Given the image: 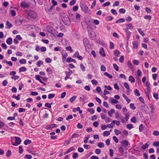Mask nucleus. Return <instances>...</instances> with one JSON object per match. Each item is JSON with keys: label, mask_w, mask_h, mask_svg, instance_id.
Listing matches in <instances>:
<instances>
[{"label": "nucleus", "mask_w": 159, "mask_h": 159, "mask_svg": "<svg viewBox=\"0 0 159 159\" xmlns=\"http://www.w3.org/2000/svg\"><path fill=\"white\" fill-rule=\"evenodd\" d=\"M81 15L79 13H76L75 14V18L76 20L75 21H74L75 22H79L80 20V18Z\"/></svg>", "instance_id": "9b49d317"}, {"label": "nucleus", "mask_w": 159, "mask_h": 159, "mask_svg": "<svg viewBox=\"0 0 159 159\" xmlns=\"http://www.w3.org/2000/svg\"><path fill=\"white\" fill-rule=\"evenodd\" d=\"M144 127L143 124L140 125L139 127V130L140 132H142L143 130Z\"/></svg>", "instance_id": "f704fd0d"}, {"label": "nucleus", "mask_w": 159, "mask_h": 159, "mask_svg": "<svg viewBox=\"0 0 159 159\" xmlns=\"http://www.w3.org/2000/svg\"><path fill=\"white\" fill-rule=\"evenodd\" d=\"M72 62L76 63V61L75 59H73L71 57H69L67 58L66 62Z\"/></svg>", "instance_id": "f8f14e48"}, {"label": "nucleus", "mask_w": 159, "mask_h": 159, "mask_svg": "<svg viewBox=\"0 0 159 159\" xmlns=\"http://www.w3.org/2000/svg\"><path fill=\"white\" fill-rule=\"evenodd\" d=\"M127 27H128V28L130 30H132L133 29V26L131 23H129L126 25Z\"/></svg>", "instance_id": "bb28decb"}, {"label": "nucleus", "mask_w": 159, "mask_h": 159, "mask_svg": "<svg viewBox=\"0 0 159 159\" xmlns=\"http://www.w3.org/2000/svg\"><path fill=\"white\" fill-rule=\"evenodd\" d=\"M23 150L22 146H20L19 147V152L21 154L23 153Z\"/></svg>", "instance_id": "09e8293b"}, {"label": "nucleus", "mask_w": 159, "mask_h": 159, "mask_svg": "<svg viewBox=\"0 0 159 159\" xmlns=\"http://www.w3.org/2000/svg\"><path fill=\"white\" fill-rule=\"evenodd\" d=\"M119 11L120 13L124 14L125 12L126 11L125 9L120 8L119 9Z\"/></svg>", "instance_id": "8fccbe9b"}, {"label": "nucleus", "mask_w": 159, "mask_h": 159, "mask_svg": "<svg viewBox=\"0 0 159 159\" xmlns=\"http://www.w3.org/2000/svg\"><path fill=\"white\" fill-rule=\"evenodd\" d=\"M148 146L149 144H148V143H146L144 145H143L142 146L141 148L143 149H145L148 148Z\"/></svg>", "instance_id": "79ce46f5"}, {"label": "nucleus", "mask_w": 159, "mask_h": 159, "mask_svg": "<svg viewBox=\"0 0 159 159\" xmlns=\"http://www.w3.org/2000/svg\"><path fill=\"white\" fill-rule=\"evenodd\" d=\"M87 111L89 112L91 114H93L95 112L94 110L92 108H89L87 109Z\"/></svg>", "instance_id": "a878e982"}, {"label": "nucleus", "mask_w": 159, "mask_h": 159, "mask_svg": "<svg viewBox=\"0 0 159 159\" xmlns=\"http://www.w3.org/2000/svg\"><path fill=\"white\" fill-rule=\"evenodd\" d=\"M121 144L123 145L127 146L129 144V142L126 140H123L121 142Z\"/></svg>", "instance_id": "f3484780"}, {"label": "nucleus", "mask_w": 159, "mask_h": 159, "mask_svg": "<svg viewBox=\"0 0 159 159\" xmlns=\"http://www.w3.org/2000/svg\"><path fill=\"white\" fill-rule=\"evenodd\" d=\"M80 6L81 10L85 13H87L88 11H90L89 8L86 4L83 2H80Z\"/></svg>", "instance_id": "f257e3e1"}, {"label": "nucleus", "mask_w": 159, "mask_h": 159, "mask_svg": "<svg viewBox=\"0 0 159 159\" xmlns=\"http://www.w3.org/2000/svg\"><path fill=\"white\" fill-rule=\"evenodd\" d=\"M111 12L114 15H116L117 14L116 11L114 9H112L111 10Z\"/></svg>", "instance_id": "680f3d73"}, {"label": "nucleus", "mask_w": 159, "mask_h": 159, "mask_svg": "<svg viewBox=\"0 0 159 159\" xmlns=\"http://www.w3.org/2000/svg\"><path fill=\"white\" fill-rule=\"evenodd\" d=\"M129 80L132 83H134L135 81L134 78L132 75L129 76Z\"/></svg>", "instance_id": "6ab92c4d"}, {"label": "nucleus", "mask_w": 159, "mask_h": 159, "mask_svg": "<svg viewBox=\"0 0 159 159\" xmlns=\"http://www.w3.org/2000/svg\"><path fill=\"white\" fill-rule=\"evenodd\" d=\"M113 66L115 69L117 71L119 70V67L115 63L113 64Z\"/></svg>", "instance_id": "052dcab7"}, {"label": "nucleus", "mask_w": 159, "mask_h": 159, "mask_svg": "<svg viewBox=\"0 0 159 159\" xmlns=\"http://www.w3.org/2000/svg\"><path fill=\"white\" fill-rule=\"evenodd\" d=\"M125 21V20L124 18H121L117 20L116 22V23H120L124 22Z\"/></svg>", "instance_id": "c756f323"}, {"label": "nucleus", "mask_w": 159, "mask_h": 159, "mask_svg": "<svg viewBox=\"0 0 159 159\" xmlns=\"http://www.w3.org/2000/svg\"><path fill=\"white\" fill-rule=\"evenodd\" d=\"M86 99V97L84 95H82V97L80 98V100L81 102H83Z\"/></svg>", "instance_id": "de8ad7c7"}, {"label": "nucleus", "mask_w": 159, "mask_h": 159, "mask_svg": "<svg viewBox=\"0 0 159 159\" xmlns=\"http://www.w3.org/2000/svg\"><path fill=\"white\" fill-rule=\"evenodd\" d=\"M30 94L32 96H36L38 95V93L36 91H32L30 93Z\"/></svg>", "instance_id": "864d4df0"}, {"label": "nucleus", "mask_w": 159, "mask_h": 159, "mask_svg": "<svg viewBox=\"0 0 159 159\" xmlns=\"http://www.w3.org/2000/svg\"><path fill=\"white\" fill-rule=\"evenodd\" d=\"M114 132L116 135H118L119 134H120L121 133V132L120 131L116 129H115Z\"/></svg>", "instance_id": "4c0bfd02"}, {"label": "nucleus", "mask_w": 159, "mask_h": 159, "mask_svg": "<svg viewBox=\"0 0 159 159\" xmlns=\"http://www.w3.org/2000/svg\"><path fill=\"white\" fill-rule=\"evenodd\" d=\"M90 135H88L87 136H86L84 140V143L86 144L87 143L88 140L90 138Z\"/></svg>", "instance_id": "393cba45"}, {"label": "nucleus", "mask_w": 159, "mask_h": 159, "mask_svg": "<svg viewBox=\"0 0 159 159\" xmlns=\"http://www.w3.org/2000/svg\"><path fill=\"white\" fill-rule=\"evenodd\" d=\"M55 96V94L54 93L49 94L48 96V98L50 99L54 98Z\"/></svg>", "instance_id": "58836bf2"}, {"label": "nucleus", "mask_w": 159, "mask_h": 159, "mask_svg": "<svg viewBox=\"0 0 159 159\" xmlns=\"http://www.w3.org/2000/svg\"><path fill=\"white\" fill-rule=\"evenodd\" d=\"M75 150V148L74 147H71L68 149L65 152V154L68 153Z\"/></svg>", "instance_id": "dca6fc26"}, {"label": "nucleus", "mask_w": 159, "mask_h": 159, "mask_svg": "<svg viewBox=\"0 0 159 159\" xmlns=\"http://www.w3.org/2000/svg\"><path fill=\"white\" fill-rule=\"evenodd\" d=\"M27 70L26 67H22L19 68V72H22L25 71Z\"/></svg>", "instance_id": "5701e85b"}, {"label": "nucleus", "mask_w": 159, "mask_h": 159, "mask_svg": "<svg viewBox=\"0 0 159 159\" xmlns=\"http://www.w3.org/2000/svg\"><path fill=\"white\" fill-rule=\"evenodd\" d=\"M43 64V62L41 60H39L38 61V62L37 63V66L38 67H39L41 65H42Z\"/></svg>", "instance_id": "72a5a7b5"}, {"label": "nucleus", "mask_w": 159, "mask_h": 159, "mask_svg": "<svg viewBox=\"0 0 159 159\" xmlns=\"http://www.w3.org/2000/svg\"><path fill=\"white\" fill-rule=\"evenodd\" d=\"M57 125L56 124H53L51 125H48L45 127V129L47 130H51L54 128H56Z\"/></svg>", "instance_id": "423d86ee"}, {"label": "nucleus", "mask_w": 159, "mask_h": 159, "mask_svg": "<svg viewBox=\"0 0 159 159\" xmlns=\"http://www.w3.org/2000/svg\"><path fill=\"white\" fill-rule=\"evenodd\" d=\"M80 66L81 69L83 71H84L85 70V67L83 64L81 63L80 65Z\"/></svg>", "instance_id": "e2e57ef3"}, {"label": "nucleus", "mask_w": 159, "mask_h": 159, "mask_svg": "<svg viewBox=\"0 0 159 159\" xmlns=\"http://www.w3.org/2000/svg\"><path fill=\"white\" fill-rule=\"evenodd\" d=\"M47 29L48 32L49 33L53 35H54L55 34L56 31L52 27L50 26H48L47 27Z\"/></svg>", "instance_id": "7ed1b4c3"}, {"label": "nucleus", "mask_w": 159, "mask_h": 159, "mask_svg": "<svg viewBox=\"0 0 159 159\" xmlns=\"http://www.w3.org/2000/svg\"><path fill=\"white\" fill-rule=\"evenodd\" d=\"M126 35V38L129 40L130 38L131 33L129 30V28H126L124 30Z\"/></svg>", "instance_id": "1a4fd4ad"}, {"label": "nucleus", "mask_w": 159, "mask_h": 159, "mask_svg": "<svg viewBox=\"0 0 159 159\" xmlns=\"http://www.w3.org/2000/svg\"><path fill=\"white\" fill-rule=\"evenodd\" d=\"M83 43L85 48L86 50L91 49V45L89 43V40L87 38H85L83 40Z\"/></svg>", "instance_id": "f03ea898"}, {"label": "nucleus", "mask_w": 159, "mask_h": 159, "mask_svg": "<svg viewBox=\"0 0 159 159\" xmlns=\"http://www.w3.org/2000/svg\"><path fill=\"white\" fill-rule=\"evenodd\" d=\"M84 22L89 27H90L92 24L90 18L89 17H87L84 20Z\"/></svg>", "instance_id": "0eeeda50"}, {"label": "nucleus", "mask_w": 159, "mask_h": 159, "mask_svg": "<svg viewBox=\"0 0 159 159\" xmlns=\"http://www.w3.org/2000/svg\"><path fill=\"white\" fill-rule=\"evenodd\" d=\"M78 157V154L77 152L74 153L72 156V157L73 159H76Z\"/></svg>", "instance_id": "4d7b16f0"}, {"label": "nucleus", "mask_w": 159, "mask_h": 159, "mask_svg": "<svg viewBox=\"0 0 159 159\" xmlns=\"http://www.w3.org/2000/svg\"><path fill=\"white\" fill-rule=\"evenodd\" d=\"M61 55L62 62L64 63L66 61V58L68 56V54L65 51L63 50L61 52Z\"/></svg>", "instance_id": "39448f33"}, {"label": "nucleus", "mask_w": 159, "mask_h": 159, "mask_svg": "<svg viewBox=\"0 0 159 159\" xmlns=\"http://www.w3.org/2000/svg\"><path fill=\"white\" fill-rule=\"evenodd\" d=\"M130 107L133 110H135L136 109L133 103H131L129 105Z\"/></svg>", "instance_id": "bf43d9fd"}, {"label": "nucleus", "mask_w": 159, "mask_h": 159, "mask_svg": "<svg viewBox=\"0 0 159 159\" xmlns=\"http://www.w3.org/2000/svg\"><path fill=\"white\" fill-rule=\"evenodd\" d=\"M77 97L75 96H74L71 97L69 99L70 102L71 103L73 102L76 99Z\"/></svg>", "instance_id": "c85d7f7f"}, {"label": "nucleus", "mask_w": 159, "mask_h": 159, "mask_svg": "<svg viewBox=\"0 0 159 159\" xmlns=\"http://www.w3.org/2000/svg\"><path fill=\"white\" fill-rule=\"evenodd\" d=\"M126 127L128 129H131L133 128V125L132 124H128Z\"/></svg>", "instance_id": "c03bdc74"}, {"label": "nucleus", "mask_w": 159, "mask_h": 159, "mask_svg": "<svg viewBox=\"0 0 159 159\" xmlns=\"http://www.w3.org/2000/svg\"><path fill=\"white\" fill-rule=\"evenodd\" d=\"M79 137L78 134L76 133H74L71 136L72 138H77Z\"/></svg>", "instance_id": "13d9d810"}, {"label": "nucleus", "mask_w": 159, "mask_h": 159, "mask_svg": "<svg viewBox=\"0 0 159 159\" xmlns=\"http://www.w3.org/2000/svg\"><path fill=\"white\" fill-rule=\"evenodd\" d=\"M136 118L135 116H133L131 119V121L134 123H136Z\"/></svg>", "instance_id": "a19ab883"}, {"label": "nucleus", "mask_w": 159, "mask_h": 159, "mask_svg": "<svg viewBox=\"0 0 159 159\" xmlns=\"http://www.w3.org/2000/svg\"><path fill=\"white\" fill-rule=\"evenodd\" d=\"M124 86L127 89H129V86L127 82H125L124 83Z\"/></svg>", "instance_id": "5fc2aeb1"}, {"label": "nucleus", "mask_w": 159, "mask_h": 159, "mask_svg": "<svg viewBox=\"0 0 159 159\" xmlns=\"http://www.w3.org/2000/svg\"><path fill=\"white\" fill-rule=\"evenodd\" d=\"M15 143H12V144L16 146L20 144L21 143V139L20 137L16 136L15 137Z\"/></svg>", "instance_id": "20e7f679"}, {"label": "nucleus", "mask_w": 159, "mask_h": 159, "mask_svg": "<svg viewBox=\"0 0 159 159\" xmlns=\"http://www.w3.org/2000/svg\"><path fill=\"white\" fill-rule=\"evenodd\" d=\"M47 71L49 74H52V70L50 67H48L47 69Z\"/></svg>", "instance_id": "603ef678"}, {"label": "nucleus", "mask_w": 159, "mask_h": 159, "mask_svg": "<svg viewBox=\"0 0 159 159\" xmlns=\"http://www.w3.org/2000/svg\"><path fill=\"white\" fill-rule=\"evenodd\" d=\"M11 15L12 16H15L16 15V13L14 10H11L10 11Z\"/></svg>", "instance_id": "0e129e2a"}, {"label": "nucleus", "mask_w": 159, "mask_h": 159, "mask_svg": "<svg viewBox=\"0 0 159 159\" xmlns=\"http://www.w3.org/2000/svg\"><path fill=\"white\" fill-rule=\"evenodd\" d=\"M20 78V76L18 75H15L12 76L11 77V78L12 79H14L15 80L18 79Z\"/></svg>", "instance_id": "69168bd1"}, {"label": "nucleus", "mask_w": 159, "mask_h": 159, "mask_svg": "<svg viewBox=\"0 0 159 159\" xmlns=\"http://www.w3.org/2000/svg\"><path fill=\"white\" fill-rule=\"evenodd\" d=\"M20 6L23 8H27L29 7L30 4L25 1H22L20 3Z\"/></svg>", "instance_id": "6e6552de"}, {"label": "nucleus", "mask_w": 159, "mask_h": 159, "mask_svg": "<svg viewBox=\"0 0 159 159\" xmlns=\"http://www.w3.org/2000/svg\"><path fill=\"white\" fill-rule=\"evenodd\" d=\"M129 117V112L126 113L125 114V117L124 118L126 121H128V119Z\"/></svg>", "instance_id": "37998d69"}, {"label": "nucleus", "mask_w": 159, "mask_h": 159, "mask_svg": "<svg viewBox=\"0 0 159 159\" xmlns=\"http://www.w3.org/2000/svg\"><path fill=\"white\" fill-rule=\"evenodd\" d=\"M53 7H54L52 5L50 7L48 8V9H45V10L46 11H47V12L49 13V14H50L49 13L50 12V11L53 9Z\"/></svg>", "instance_id": "2f4dec72"}, {"label": "nucleus", "mask_w": 159, "mask_h": 159, "mask_svg": "<svg viewBox=\"0 0 159 159\" xmlns=\"http://www.w3.org/2000/svg\"><path fill=\"white\" fill-rule=\"evenodd\" d=\"M125 20L127 22H130L132 20V18L130 16H128L125 18Z\"/></svg>", "instance_id": "a18cd8bd"}, {"label": "nucleus", "mask_w": 159, "mask_h": 159, "mask_svg": "<svg viewBox=\"0 0 159 159\" xmlns=\"http://www.w3.org/2000/svg\"><path fill=\"white\" fill-rule=\"evenodd\" d=\"M98 146L100 148H103L104 147V144L103 143H99L98 145Z\"/></svg>", "instance_id": "6e6d98bb"}, {"label": "nucleus", "mask_w": 159, "mask_h": 159, "mask_svg": "<svg viewBox=\"0 0 159 159\" xmlns=\"http://www.w3.org/2000/svg\"><path fill=\"white\" fill-rule=\"evenodd\" d=\"M122 96L126 100L127 103H129L130 102V100L128 98L125 94H123Z\"/></svg>", "instance_id": "4be33fe9"}, {"label": "nucleus", "mask_w": 159, "mask_h": 159, "mask_svg": "<svg viewBox=\"0 0 159 159\" xmlns=\"http://www.w3.org/2000/svg\"><path fill=\"white\" fill-rule=\"evenodd\" d=\"M6 25H7L6 28L7 29H10L12 26V24L10 23L8 20L7 21Z\"/></svg>", "instance_id": "4468645a"}, {"label": "nucleus", "mask_w": 159, "mask_h": 159, "mask_svg": "<svg viewBox=\"0 0 159 159\" xmlns=\"http://www.w3.org/2000/svg\"><path fill=\"white\" fill-rule=\"evenodd\" d=\"M100 54L103 57L105 56L104 50H99Z\"/></svg>", "instance_id": "338daca9"}, {"label": "nucleus", "mask_w": 159, "mask_h": 159, "mask_svg": "<svg viewBox=\"0 0 159 159\" xmlns=\"http://www.w3.org/2000/svg\"><path fill=\"white\" fill-rule=\"evenodd\" d=\"M127 65L128 67L131 70L134 69L133 66L130 61H129L127 63Z\"/></svg>", "instance_id": "2eb2a0df"}, {"label": "nucleus", "mask_w": 159, "mask_h": 159, "mask_svg": "<svg viewBox=\"0 0 159 159\" xmlns=\"http://www.w3.org/2000/svg\"><path fill=\"white\" fill-rule=\"evenodd\" d=\"M153 97L156 100H158L159 99L158 95L157 93H154L153 94Z\"/></svg>", "instance_id": "49530a36"}, {"label": "nucleus", "mask_w": 159, "mask_h": 159, "mask_svg": "<svg viewBox=\"0 0 159 159\" xmlns=\"http://www.w3.org/2000/svg\"><path fill=\"white\" fill-rule=\"evenodd\" d=\"M26 62L25 59H22L20 60V62L21 64H25Z\"/></svg>", "instance_id": "3c124183"}, {"label": "nucleus", "mask_w": 159, "mask_h": 159, "mask_svg": "<svg viewBox=\"0 0 159 159\" xmlns=\"http://www.w3.org/2000/svg\"><path fill=\"white\" fill-rule=\"evenodd\" d=\"M114 54L116 57H119L120 54V52L119 50H115L114 52Z\"/></svg>", "instance_id": "7c9ffc66"}, {"label": "nucleus", "mask_w": 159, "mask_h": 159, "mask_svg": "<svg viewBox=\"0 0 159 159\" xmlns=\"http://www.w3.org/2000/svg\"><path fill=\"white\" fill-rule=\"evenodd\" d=\"M104 75L109 78L110 79H111L112 78V75H110L107 72H105L104 73Z\"/></svg>", "instance_id": "c9c22d12"}, {"label": "nucleus", "mask_w": 159, "mask_h": 159, "mask_svg": "<svg viewBox=\"0 0 159 159\" xmlns=\"http://www.w3.org/2000/svg\"><path fill=\"white\" fill-rule=\"evenodd\" d=\"M134 94L137 96H139L140 95L139 90L137 89H136L134 91Z\"/></svg>", "instance_id": "b1692460"}, {"label": "nucleus", "mask_w": 159, "mask_h": 159, "mask_svg": "<svg viewBox=\"0 0 159 159\" xmlns=\"http://www.w3.org/2000/svg\"><path fill=\"white\" fill-rule=\"evenodd\" d=\"M151 92V89H147V90H144V93L146 96L149 95Z\"/></svg>", "instance_id": "412c9836"}, {"label": "nucleus", "mask_w": 159, "mask_h": 159, "mask_svg": "<svg viewBox=\"0 0 159 159\" xmlns=\"http://www.w3.org/2000/svg\"><path fill=\"white\" fill-rule=\"evenodd\" d=\"M20 95H18L17 96H16V95L14 94L12 96V97L13 98H15L17 100H19L20 99Z\"/></svg>", "instance_id": "e433bc0d"}, {"label": "nucleus", "mask_w": 159, "mask_h": 159, "mask_svg": "<svg viewBox=\"0 0 159 159\" xmlns=\"http://www.w3.org/2000/svg\"><path fill=\"white\" fill-rule=\"evenodd\" d=\"M115 112V110L113 109H111L110 111L108 112V114L109 116L110 117L112 116V114H113Z\"/></svg>", "instance_id": "a211bd4d"}, {"label": "nucleus", "mask_w": 159, "mask_h": 159, "mask_svg": "<svg viewBox=\"0 0 159 159\" xmlns=\"http://www.w3.org/2000/svg\"><path fill=\"white\" fill-rule=\"evenodd\" d=\"M32 142V141L29 139H27L25 140L24 142V144L25 145H27Z\"/></svg>", "instance_id": "cd10ccee"}, {"label": "nucleus", "mask_w": 159, "mask_h": 159, "mask_svg": "<svg viewBox=\"0 0 159 159\" xmlns=\"http://www.w3.org/2000/svg\"><path fill=\"white\" fill-rule=\"evenodd\" d=\"M133 47L134 49H137L138 47V42L137 41H134L132 42Z\"/></svg>", "instance_id": "aec40b11"}, {"label": "nucleus", "mask_w": 159, "mask_h": 159, "mask_svg": "<svg viewBox=\"0 0 159 159\" xmlns=\"http://www.w3.org/2000/svg\"><path fill=\"white\" fill-rule=\"evenodd\" d=\"M138 32L142 36H144L145 35L143 31L141 29H139L138 30Z\"/></svg>", "instance_id": "ea45409f"}, {"label": "nucleus", "mask_w": 159, "mask_h": 159, "mask_svg": "<svg viewBox=\"0 0 159 159\" xmlns=\"http://www.w3.org/2000/svg\"><path fill=\"white\" fill-rule=\"evenodd\" d=\"M153 135L156 136L159 135V132L157 130H154L153 133Z\"/></svg>", "instance_id": "774afa93"}, {"label": "nucleus", "mask_w": 159, "mask_h": 159, "mask_svg": "<svg viewBox=\"0 0 159 159\" xmlns=\"http://www.w3.org/2000/svg\"><path fill=\"white\" fill-rule=\"evenodd\" d=\"M35 77L36 80H38L40 83L43 84L45 86L46 84L43 82L40 79V76L39 75H35Z\"/></svg>", "instance_id": "9d476101"}, {"label": "nucleus", "mask_w": 159, "mask_h": 159, "mask_svg": "<svg viewBox=\"0 0 159 159\" xmlns=\"http://www.w3.org/2000/svg\"><path fill=\"white\" fill-rule=\"evenodd\" d=\"M110 131H106L103 132V135L104 136H107L110 135Z\"/></svg>", "instance_id": "473e14b6"}, {"label": "nucleus", "mask_w": 159, "mask_h": 159, "mask_svg": "<svg viewBox=\"0 0 159 159\" xmlns=\"http://www.w3.org/2000/svg\"><path fill=\"white\" fill-rule=\"evenodd\" d=\"M6 42L8 44L11 45L12 43V39L11 37L8 38L7 39Z\"/></svg>", "instance_id": "ddd939ff"}]
</instances>
